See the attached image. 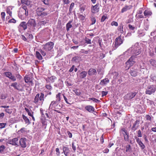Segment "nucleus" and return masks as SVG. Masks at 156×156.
Here are the masks:
<instances>
[{
    "mask_svg": "<svg viewBox=\"0 0 156 156\" xmlns=\"http://www.w3.org/2000/svg\"><path fill=\"white\" fill-rule=\"evenodd\" d=\"M123 27L122 25H120L118 27V30L121 33H123Z\"/></svg>",
    "mask_w": 156,
    "mask_h": 156,
    "instance_id": "39",
    "label": "nucleus"
},
{
    "mask_svg": "<svg viewBox=\"0 0 156 156\" xmlns=\"http://www.w3.org/2000/svg\"><path fill=\"white\" fill-rule=\"evenodd\" d=\"M20 11L23 12V14H25L26 16L28 15V11L25 6H23L22 9L20 10Z\"/></svg>",
    "mask_w": 156,
    "mask_h": 156,
    "instance_id": "21",
    "label": "nucleus"
},
{
    "mask_svg": "<svg viewBox=\"0 0 156 156\" xmlns=\"http://www.w3.org/2000/svg\"><path fill=\"white\" fill-rule=\"evenodd\" d=\"M22 117L23 119L24 120L25 123H27L29 124L30 123L29 119L28 118L25 116L24 115H22Z\"/></svg>",
    "mask_w": 156,
    "mask_h": 156,
    "instance_id": "27",
    "label": "nucleus"
},
{
    "mask_svg": "<svg viewBox=\"0 0 156 156\" xmlns=\"http://www.w3.org/2000/svg\"><path fill=\"white\" fill-rule=\"evenodd\" d=\"M126 152H130L131 150V146L130 145H129L126 146Z\"/></svg>",
    "mask_w": 156,
    "mask_h": 156,
    "instance_id": "37",
    "label": "nucleus"
},
{
    "mask_svg": "<svg viewBox=\"0 0 156 156\" xmlns=\"http://www.w3.org/2000/svg\"><path fill=\"white\" fill-rule=\"evenodd\" d=\"M1 16L2 19L3 20H4L5 17V12H2L1 13Z\"/></svg>",
    "mask_w": 156,
    "mask_h": 156,
    "instance_id": "52",
    "label": "nucleus"
},
{
    "mask_svg": "<svg viewBox=\"0 0 156 156\" xmlns=\"http://www.w3.org/2000/svg\"><path fill=\"white\" fill-rule=\"evenodd\" d=\"M45 9L42 7H38L36 10L37 15L38 16H41L42 17L46 16L47 13L45 12H43Z\"/></svg>",
    "mask_w": 156,
    "mask_h": 156,
    "instance_id": "8",
    "label": "nucleus"
},
{
    "mask_svg": "<svg viewBox=\"0 0 156 156\" xmlns=\"http://www.w3.org/2000/svg\"><path fill=\"white\" fill-rule=\"evenodd\" d=\"M85 41L86 43L87 44H91V40L89 38H86Z\"/></svg>",
    "mask_w": 156,
    "mask_h": 156,
    "instance_id": "48",
    "label": "nucleus"
},
{
    "mask_svg": "<svg viewBox=\"0 0 156 156\" xmlns=\"http://www.w3.org/2000/svg\"><path fill=\"white\" fill-rule=\"evenodd\" d=\"M63 97L66 103L68 104H70L68 101V99L64 95H63Z\"/></svg>",
    "mask_w": 156,
    "mask_h": 156,
    "instance_id": "60",
    "label": "nucleus"
},
{
    "mask_svg": "<svg viewBox=\"0 0 156 156\" xmlns=\"http://www.w3.org/2000/svg\"><path fill=\"white\" fill-rule=\"evenodd\" d=\"M128 27L130 30H136V27H135V26H132L131 24H129L128 25Z\"/></svg>",
    "mask_w": 156,
    "mask_h": 156,
    "instance_id": "36",
    "label": "nucleus"
},
{
    "mask_svg": "<svg viewBox=\"0 0 156 156\" xmlns=\"http://www.w3.org/2000/svg\"><path fill=\"white\" fill-rule=\"evenodd\" d=\"M99 4L97 3L95 5H92L91 7V12L93 13H96L99 10Z\"/></svg>",
    "mask_w": 156,
    "mask_h": 156,
    "instance_id": "9",
    "label": "nucleus"
},
{
    "mask_svg": "<svg viewBox=\"0 0 156 156\" xmlns=\"http://www.w3.org/2000/svg\"><path fill=\"white\" fill-rule=\"evenodd\" d=\"M46 23V22L44 21H39L38 24L37 25L38 26H42V25H44V24H45Z\"/></svg>",
    "mask_w": 156,
    "mask_h": 156,
    "instance_id": "34",
    "label": "nucleus"
},
{
    "mask_svg": "<svg viewBox=\"0 0 156 156\" xmlns=\"http://www.w3.org/2000/svg\"><path fill=\"white\" fill-rule=\"evenodd\" d=\"M124 41V37H121L120 36L116 37L115 41V48H116L118 47L122 44Z\"/></svg>",
    "mask_w": 156,
    "mask_h": 156,
    "instance_id": "7",
    "label": "nucleus"
},
{
    "mask_svg": "<svg viewBox=\"0 0 156 156\" xmlns=\"http://www.w3.org/2000/svg\"><path fill=\"white\" fill-rule=\"evenodd\" d=\"M130 73L132 76H136L137 72L134 70H132L130 71Z\"/></svg>",
    "mask_w": 156,
    "mask_h": 156,
    "instance_id": "32",
    "label": "nucleus"
},
{
    "mask_svg": "<svg viewBox=\"0 0 156 156\" xmlns=\"http://www.w3.org/2000/svg\"><path fill=\"white\" fill-rule=\"evenodd\" d=\"M106 19V17L105 16H103L102 17L101 19V22H104L105 20Z\"/></svg>",
    "mask_w": 156,
    "mask_h": 156,
    "instance_id": "63",
    "label": "nucleus"
},
{
    "mask_svg": "<svg viewBox=\"0 0 156 156\" xmlns=\"http://www.w3.org/2000/svg\"><path fill=\"white\" fill-rule=\"evenodd\" d=\"M5 149V147L4 145H2L0 146V152L2 153V152Z\"/></svg>",
    "mask_w": 156,
    "mask_h": 156,
    "instance_id": "50",
    "label": "nucleus"
},
{
    "mask_svg": "<svg viewBox=\"0 0 156 156\" xmlns=\"http://www.w3.org/2000/svg\"><path fill=\"white\" fill-rule=\"evenodd\" d=\"M18 141V139L17 138H14L12 139L9 140L7 143L9 144L12 145L14 146L17 145Z\"/></svg>",
    "mask_w": 156,
    "mask_h": 156,
    "instance_id": "10",
    "label": "nucleus"
},
{
    "mask_svg": "<svg viewBox=\"0 0 156 156\" xmlns=\"http://www.w3.org/2000/svg\"><path fill=\"white\" fill-rule=\"evenodd\" d=\"M58 101H55V103H54L55 105H55V107H54V108H56V107H57V108H58V107H61V106H60V105H58Z\"/></svg>",
    "mask_w": 156,
    "mask_h": 156,
    "instance_id": "49",
    "label": "nucleus"
},
{
    "mask_svg": "<svg viewBox=\"0 0 156 156\" xmlns=\"http://www.w3.org/2000/svg\"><path fill=\"white\" fill-rule=\"evenodd\" d=\"M145 28L146 30H147L149 27V23L148 22H145L144 23Z\"/></svg>",
    "mask_w": 156,
    "mask_h": 156,
    "instance_id": "41",
    "label": "nucleus"
},
{
    "mask_svg": "<svg viewBox=\"0 0 156 156\" xmlns=\"http://www.w3.org/2000/svg\"><path fill=\"white\" fill-rule=\"evenodd\" d=\"M132 6L131 5H126L121 10V12L123 13L126 11L128 10L131 9Z\"/></svg>",
    "mask_w": 156,
    "mask_h": 156,
    "instance_id": "22",
    "label": "nucleus"
},
{
    "mask_svg": "<svg viewBox=\"0 0 156 156\" xmlns=\"http://www.w3.org/2000/svg\"><path fill=\"white\" fill-rule=\"evenodd\" d=\"M21 38L24 41H27V39L26 37L23 35H21Z\"/></svg>",
    "mask_w": 156,
    "mask_h": 156,
    "instance_id": "64",
    "label": "nucleus"
},
{
    "mask_svg": "<svg viewBox=\"0 0 156 156\" xmlns=\"http://www.w3.org/2000/svg\"><path fill=\"white\" fill-rule=\"evenodd\" d=\"M4 75L13 81H15L16 80V77L13 76L12 73L10 72H6L4 73Z\"/></svg>",
    "mask_w": 156,
    "mask_h": 156,
    "instance_id": "11",
    "label": "nucleus"
},
{
    "mask_svg": "<svg viewBox=\"0 0 156 156\" xmlns=\"http://www.w3.org/2000/svg\"><path fill=\"white\" fill-rule=\"evenodd\" d=\"M156 91V85H148L146 90V94L151 95Z\"/></svg>",
    "mask_w": 156,
    "mask_h": 156,
    "instance_id": "3",
    "label": "nucleus"
},
{
    "mask_svg": "<svg viewBox=\"0 0 156 156\" xmlns=\"http://www.w3.org/2000/svg\"><path fill=\"white\" fill-rule=\"evenodd\" d=\"M139 121L137 120H136L134 122L133 125L132 129L133 131H135L137 128L138 126Z\"/></svg>",
    "mask_w": 156,
    "mask_h": 156,
    "instance_id": "20",
    "label": "nucleus"
},
{
    "mask_svg": "<svg viewBox=\"0 0 156 156\" xmlns=\"http://www.w3.org/2000/svg\"><path fill=\"white\" fill-rule=\"evenodd\" d=\"M72 22V21H70L66 25V28L67 31H69V29L71 28L72 27V25L71 24Z\"/></svg>",
    "mask_w": 156,
    "mask_h": 156,
    "instance_id": "28",
    "label": "nucleus"
},
{
    "mask_svg": "<svg viewBox=\"0 0 156 156\" xmlns=\"http://www.w3.org/2000/svg\"><path fill=\"white\" fill-rule=\"evenodd\" d=\"M138 144L140 147H141V149L142 150L144 149L145 147V146L142 142Z\"/></svg>",
    "mask_w": 156,
    "mask_h": 156,
    "instance_id": "43",
    "label": "nucleus"
},
{
    "mask_svg": "<svg viewBox=\"0 0 156 156\" xmlns=\"http://www.w3.org/2000/svg\"><path fill=\"white\" fill-rule=\"evenodd\" d=\"M63 94L60 93H58L56 95V101L58 102L60 101L61 99L62 96H63Z\"/></svg>",
    "mask_w": 156,
    "mask_h": 156,
    "instance_id": "24",
    "label": "nucleus"
},
{
    "mask_svg": "<svg viewBox=\"0 0 156 156\" xmlns=\"http://www.w3.org/2000/svg\"><path fill=\"white\" fill-rule=\"evenodd\" d=\"M89 99H90V100H92L94 102H95L98 103L100 102V101L99 100L96 99L95 98H90Z\"/></svg>",
    "mask_w": 156,
    "mask_h": 156,
    "instance_id": "40",
    "label": "nucleus"
},
{
    "mask_svg": "<svg viewBox=\"0 0 156 156\" xmlns=\"http://www.w3.org/2000/svg\"><path fill=\"white\" fill-rule=\"evenodd\" d=\"M25 128H23L18 131V133L19 134L24 132L25 131Z\"/></svg>",
    "mask_w": 156,
    "mask_h": 156,
    "instance_id": "42",
    "label": "nucleus"
},
{
    "mask_svg": "<svg viewBox=\"0 0 156 156\" xmlns=\"http://www.w3.org/2000/svg\"><path fill=\"white\" fill-rule=\"evenodd\" d=\"M19 26L23 28L24 30H25L27 28V23L24 22H22L20 24Z\"/></svg>",
    "mask_w": 156,
    "mask_h": 156,
    "instance_id": "25",
    "label": "nucleus"
},
{
    "mask_svg": "<svg viewBox=\"0 0 156 156\" xmlns=\"http://www.w3.org/2000/svg\"><path fill=\"white\" fill-rule=\"evenodd\" d=\"M111 25L112 26H114L117 27L118 26V23L117 22L113 21L111 23Z\"/></svg>",
    "mask_w": 156,
    "mask_h": 156,
    "instance_id": "44",
    "label": "nucleus"
},
{
    "mask_svg": "<svg viewBox=\"0 0 156 156\" xmlns=\"http://www.w3.org/2000/svg\"><path fill=\"white\" fill-rule=\"evenodd\" d=\"M96 72L95 69L93 68L90 69L88 71V74L89 75H93Z\"/></svg>",
    "mask_w": 156,
    "mask_h": 156,
    "instance_id": "23",
    "label": "nucleus"
},
{
    "mask_svg": "<svg viewBox=\"0 0 156 156\" xmlns=\"http://www.w3.org/2000/svg\"><path fill=\"white\" fill-rule=\"evenodd\" d=\"M56 79V78L54 76H52L51 77H49L46 79V81L47 83H52L54 82Z\"/></svg>",
    "mask_w": 156,
    "mask_h": 156,
    "instance_id": "15",
    "label": "nucleus"
},
{
    "mask_svg": "<svg viewBox=\"0 0 156 156\" xmlns=\"http://www.w3.org/2000/svg\"><path fill=\"white\" fill-rule=\"evenodd\" d=\"M44 94L43 93H41L40 94L39 93L37 94L34 98L33 102L36 105H37L39 100L41 101V104H42L44 101Z\"/></svg>",
    "mask_w": 156,
    "mask_h": 156,
    "instance_id": "1",
    "label": "nucleus"
},
{
    "mask_svg": "<svg viewBox=\"0 0 156 156\" xmlns=\"http://www.w3.org/2000/svg\"><path fill=\"white\" fill-rule=\"evenodd\" d=\"M40 52L41 53L42 55L43 56H44L46 55V53L44 52V51H42V50H40Z\"/></svg>",
    "mask_w": 156,
    "mask_h": 156,
    "instance_id": "61",
    "label": "nucleus"
},
{
    "mask_svg": "<svg viewBox=\"0 0 156 156\" xmlns=\"http://www.w3.org/2000/svg\"><path fill=\"white\" fill-rule=\"evenodd\" d=\"M123 135L124 137V140L126 141H128L129 140V135L128 134H124V133H123Z\"/></svg>",
    "mask_w": 156,
    "mask_h": 156,
    "instance_id": "47",
    "label": "nucleus"
},
{
    "mask_svg": "<svg viewBox=\"0 0 156 156\" xmlns=\"http://www.w3.org/2000/svg\"><path fill=\"white\" fill-rule=\"evenodd\" d=\"M109 82V80L107 78H105L104 79L101 80L100 83V84L104 85L107 84Z\"/></svg>",
    "mask_w": 156,
    "mask_h": 156,
    "instance_id": "18",
    "label": "nucleus"
},
{
    "mask_svg": "<svg viewBox=\"0 0 156 156\" xmlns=\"http://www.w3.org/2000/svg\"><path fill=\"white\" fill-rule=\"evenodd\" d=\"M7 97V95L5 94H1L0 95V99H4L6 98Z\"/></svg>",
    "mask_w": 156,
    "mask_h": 156,
    "instance_id": "33",
    "label": "nucleus"
},
{
    "mask_svg": "<svg viewBox=\"0 0 156 156\" xmlns=\"http://www.w3.org/2000/svg\"><path fill=\"white\" fill-rule=\"evenodd\" d=\"M87 74V73L86 71H82L80 74V77L81 78H83L86 76Z\"/></svg>",
    "mask_w": 156,
    "mask_h": 156,
    "instance_id": "29",
    "label": "nucleus"
},
{
    "mask_svg": "<svg viewBox=\"0 0 156 156\" xmlns=\"http://www.w3.org/2000/svg\"><path fill=\"white\" fill-rule=\"evenodd\" d=\"M135 138L136 140V141L137 143L138 144L140 143L141 142H142L140 140L139 138L137 137H136V136L135 137Z\"/></svg>",
    "mask_w": 156,
    "mask_h": 156,
    "instance_id": "55",
    "label": "nucleus"
},
{
    "mask_svg": "<svg viewBox=\"0 0 156 156\" xmlns=\"http://www.w3.org/2000/svg\"><path fill=\"white\" fill-rule=\"evenodd\" d=\"M27 25L28 29L32 31H34L35 29L37 24L34 20L30 19L29 20L27 23Z\"/></svg>",
    "mask_w": 156,
    "mask_h": 156,
    "instance_id": "2",
    "label": "nucleus"
},
{
    "mask_svg": "<svg viewBox=\"0 0 156 156\" xmlns=\"http://www.w3.org/2000/svg\"><path fill=\"white\" fill-rule=\"evenodd\" d=\"M136 94V92H131L128 93L125 96V98L128 100L134 98Z\"/></svg>",
    "mask_w": 156,
    "mask_h": 156,
    "instance_id": "14",
    "label": "nucleus"
},
{
    "mask_svg": "<svg viewBox=\"0 0 156 156\" xmlns=\"http://www.w3.org/2000/svg\"><path fill=\"white\" fill-rule=\"evenodd\" d=\"M36 53V56L37 58L40 60H42V57L40 52L38 51H37Z\"/></svg>",
    "mask_w": 156,
    "mask_h": 156,
    "instance_id": "30",
    "label": "nucleus"
},
{
    "mask_svg": "<svg viewBox=\"0 0 156 156\" xmlns=\"http://www.w3.org/2000/svg\"><path fill=\"white\" fill-rule=\"evenodd\" d=\"M108 94V92L102 91L101 92V94L102 97Z\"/></svg>",
    "mask_w": 156,
    "mask_h": 156,
    "instance_id": "59",
    "label": "nucleus"
},
{
    "mask_svg": "<svg viewBox=\"0 0 156 156\" xmlns=\"http://www.w3.org/2000/svg\"><path fill=\"white\" fill-rule=\"evenodd\" d=\"M113 77L114 79H116L119 76V73L116 72H114L112 73Z\"/></svg>",
    "mask_w": 156,
    "mask_h": 156,
    "instance_id": "38",
    "label": "nucleus"
},
{
    "mask_svg": "<svg viewBox=\"0 0 156 156\" xmlns=\"http://www.w3.org/2000/svg\"><path fill=\"white\" fill-rule=\"evenodd\" d=\"M54 103H55V101H53L51 102V103L50 105L49 108V109H51L53 108H54V107H55V105H55Z\"/></svg>",
    "mask_w": 156,
    "mask_h": 156,
    "instance_id": "35",
    "label": "nucleus"
},
{
    "mask_svg": "<svg viewBox=\"0 0 156 156\" xmlns=\"http://www.w3.org/2000/svg\"><path fill=\"white\" fill-rule=\"evenodd\" d=\"M136 57L133 55H132L129 58L128 60L126 63V68L128 69L132 66L135 62V59Z\"/></svg>",
    "mask_w": 156,
    "mask_h": 156,
    "instance_id": "5",
    "label": "nucleus"
},
{
    "mask_svg": "<svg viewBox=\"0 0 156 156\" xmlns=\"http://www.w3.org/2000/svg\"><path fill=\"white\" fill-rule=\"evenodd\" d=\"M75 92L77 95H80L81 94V92L78 90H76Z\"/></svg>",
    "mask_w": 156,
    "mask_h": 156,
    "instance_id": "62",
    "label": "nucleus"
},
{
    "mask_svg": "<svg viewBox=\"0 0 156 156\" xmlns=\"http://www.w3.org/2000/svg\"><path fill=\"white\" fill-rule=\"evenodd\" d=\"M24 79L25 80V82L27 83H28L29 82L31 83L32 82L31 79L28 75L25 76L24 77Z\"/></svg>",
    "mask_w": 156,
    "mask_h": 156,
    "instance_id": "26",
    "label": "nucleus"
},
{
    "mask_svg": "<svg viewBox=\"0 0 156 156\" xmlns=\"http://www.w3.org/2000/svg\"><path fill=\"white\" fill-rule=\"evenodd\" d=\"M86 8L85 5H81L80 6V10L81 12H83L85 10Z\"/></svg>",
    "mask_w": 156,
    "mask_h": 156,
    "instance_id": "31",
    "label": "nucleus"
},
{
    "mask_svg": "<svg viewBox=\"0 0 156 156\" xmlns=\"http://www.w3.org/2000/svg\"><path fill=\"white\" fill-rule=\"evenodd\" d=\"M79 58V57L78 56L75 57H73V58L72 60L73 61L75 62H77L78 61V59Z\"/></svg>",
    "mask_w": 156,
    "mask_h": 156,
    "instance_id": "58",
    "label": "nucleus"
},
{
    "mask_svg": "<svg viewBox=\"0 0 156 156\" xmlns=\"http://www.w3.org/2000/svg\"><path fill=\"white\" fill-rule=\"evenodd\" d=\"M54 46V43L52 42H48L42 45L43 49L46 51H51L53 49Z\"/></svg>",
    "mask_w": 156,
    "mask_h": 156,
    "instance_id": "6",
    "label": "nucleus"
},
{
    "mask_svg": "<svg viewBox=\"0 0 156 156\" xmlns=\"http://www.w3.org/2000/svg\"><path fill=\"white\" fill-rule=\"evenodd\" d=\"M45 87L48 90H51L52 89V87L50 84L46 85Z\"/></svg>",
    "mask_w": 156,
    "mask_h": 156,
    "instance_id": "54",
    "label": "nucleus"
},
{
    "mask_svg": "<svg viewBox=\"0 0 156 156\" xmlns=\"http://www.w3.org/2000/svg\"><path fill=\"white\" fill-rule=\"evenodd\" d=\"M11 86L12 87L14 88L19 91H22V89L20 88L21 85L16 82L12 83L11 84Z\"/></svg>",
    "mask_w": 156,
    "mask_h": 156,
    "instance_id": "13",
    "label": "nucleus"
},
{
    "mask_svg": "<svg viewBox=\"0 0 156 156\" xmlns=\"http://www.w3.org/2000/svg\"><path fill=\"white\" fill-rule=\"evenodd\" d=\"M144 16L146 17H149L152 15L151 11L149 10H146L144 12Z\"/></svg>",
    "mask_w": 156,
    "mask_h": 156,
    "instance_id": "19",
    "label": "nucleus"
},
{
    "mask_svg": "<svg viewBox=\"0 0 156 156\" xmlns=\"http://www.w3.org/2000/svg\"><path fill=\"white\" fill-rule=\"evenodd\" d=\"M145 118L147 120L150 121L151 120V117L149 115H146L145 116Z\"/></svg>",
    "mask_w": 156,
    "mask_h": 156,
    "instance_id": "57",
    "label": "nucleus"
},
{
    "mask_svg": "<svg viewBox=\"0 0 156 156\" xmlns=\"http://www.w3.org/2000/svg\"><path fill=\"white\" fill-rule=\"evenodd\" d=\"M6 124V123H0V128H4Z\"/></svg>",
    "mask_w": 156,
    "mask_h": 156,
    "instance_id": "51",
    "label": "nucleus"
},
{
    "mask_svg": "<svg viewBox=\"0 0 156 156\" xmlns=\"http://www.w3.org/2000/svg\"><path fill=\"white\" fill-rule=\"evenodd\" d=\"M5 111L7 113H9V114H11L12 112V110L11 109H6L5 110Z\"/></svg>",
    "mask_w": 156,
    "mask_h": 156,
    "instance_id": "56",
    "label": "nucleus"
},
{
    "mask_svg": "<svg viewBox=\"0 0 156 156\" xmlns=\"http://www.w3.org/2000/svg\"><path fill=\"white\" fill-rule=\"evenodd\" d=\"M74 3L72 2L71 3V4L70 5V7H69V11H72V10L74 6Z\"/></svg>",
    "mask_w": 156,
    "mask_h": 156,
    "instance_id": "46",
    "label": "nucleus"
},
{
    "mask_svg": "<svg viewBox=\"0 0 156 156\" xmlns=\"http://www.w3.org/2000/svg\"><path fill=\"white\" fill-rule=\"evenodd\" d=\"M66 85L68 86H71L73 85V84L70 82L69 81H66Z\"/></svg>",
    "mask_w": 156,
    "mask_h": 156,
    "instance_id": "53",
    "label": "nucleus"
},
{
    "mask_svg": "<svg viewBox=\"0 0 156 156\" xmlns=\"http://www.w3.org/2000/svg\"><path fill=\"white\" fill-rule=\"evenodd\" d=\"M85 109L90 112H93L94 110V107L91 105H87L85 106Z\"/></svg>",
    "mask_w": 156,
    "mask_h": 156,
    "instance_id": "16",
    "label": "nucleus"
},
{
    "mask_svg": "<svg viewBox=\"0 0 156 156\" xmlns=\"http://www.w3.org/2000/svg\"><path fill=\"white\" fill-rule=\"evenodd\" d=\"M91 21L92 22L91 25L94 24L96 22V19L94 17L92 16L91 17Z\"/></svg>",
    "mask_w": 156,
    "mask_h": 156,
    "instance_id": "45",
    "label": "nucleus"
},
{
    "mask_svg": "<svg viewBox=\"0 0 156 156\" xmlns=\"http://www.w3.org/2000/svg\"><path fill=\"white\" fill-rule=\"evenodd\" d=\"M27 139L24 137L21 138L19 142L20 146L22 148H25L27 147Z\"/></svg>",
    "mask_w": 156,
    "mask_h": 156,
    "instance_id": "12",
    "label": "nucleus"
},
{
    "mask_svg": "<svg viewBox=\"0 0 156 156\" xmlns=\"http://www.w3.org/2000/svg\"><path fill=\"white\" fill-rule=\"evenodd\" d=\"M63 152L66 156H69L70 151L69 148L66 147H63Z\"/></svg>",
    "mask_w": 156,
    "mask_h": 156,
    "instance_id": "17",
    "label": "nucleus"
},
{
    "mask_svg": "<svg viewBox=\"0 0 156 156\" xmlns=\"http://www.w3.org/2000/svg\"><path fill=\"white\" fill-rule=\"evenodd\" d=\"M142 50L141 49L139 48H135L133 49L132 48L129 49L126 52V53H129L131 52V54L132 55L135 56L139 54L141 52Z\"/></svg>",
    "mask_w": 156,
    "mask_h": 156,
    "instance_id": "4",
    "label": "nucleus"
}]
</instances>
